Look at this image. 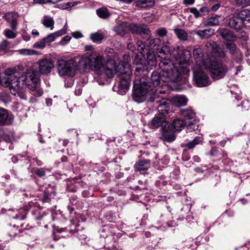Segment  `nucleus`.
I'll use <instances>...</instances> for the list:
<instances>
[{"label": "nucleus", "instance_id": "f257e3e1", "mask_svg": "<svg viewBox=\"0 0 250 250\" xmlns=\"http://www.w3.org/2000/svg\"><path fill=\"white\" fill-rule=\"evenodd\" d=\"M23 70V67L22 65L5 69L4 74L6 77L2 78V85L9 87L12 94L21 99L26 100L27 98L25 94L26 87L31 90L32 95L37 97L42 96V91L37 87L39 80L38 72L28 70L20 75Z\"/></svg>", "mask_w": 250, "mask_h": 250}, {"label": "nucleus", "instance_id": "f03ea898", "mask_svg": "<svg viewBox=\"0 0 250 250\" xmlns=\"http://www.w3.org/2000/svg\"><path fill=\"white\" fill-rule=\"evenodd\" d=\"M193 55L196 64L194 66H204L209 69L213 79L219 80L223 78L228 71L227 66L220 62L214 61L204 53L202 48H195Z\"/></svg>", "mask_w": 250, "mask_h": 250}, {"label": "nucleus", "instance_id": "7ed1b4c3", "mask_svg": "<svg viewBox=\"0 0 250 250\" xmlns=\"http://www.w3.org/2000/svg\"><path fill=\"white\" fill-rule=\"evenodd\" d=\"M78 70L81 73L94 71L97 75H105L106 65L104 57L97 52H92L88 56L78 57Z\"/></svg>", "mask_w": 250, "mask_h": 250}, {"label": "nucleus", "instance_id": "20e7f679", "mask_svg": "<svg viewBox=\"0 0 250 250\" xmlns=\"http://www.w3.org/2000/svg\"><path fill=\"white\" fill-rule=\"evenodd\" d=\"M148 70L146 65L142 63L136 64L134 75L135 79L133 84V96L134 101L137 103L144 102L146 99V85L148 80Z\"/></svg>", "mask_w": 250, "mask_h": 250}, {"label": "nucleus", "instance_id": "39448f33", "mask_svg": "<svg viewBox=\"0 0 250 250\" xmlns=\"http://www.w3.org/2000/svg\"><path fill=\"white\" fill-rule=\"evenodd\" d=\"M159 66L162 69V71H154L152 72L150 78L148 77V80L146 81V85L144 88V89L146 90V95L149 91H152L153 87L159 85L161 81L168 82L176 80L175 75L169 73L168 67H173L172 62L169 59L164 58L160 61Z\"/></svg>", "mask_w": 250, "mask_h": 250}, {"label": "nucleus", "instance_id": "423d86ee", "mask_svg": "<svg viewBox=\"0 0 250 250\" xmlns=\"http://www.w3.org/2000/svg\"><path fill=\"white\" fill-rule=\"evenodd\" d=\"M78 57L68 61L64 60L58 61L57 68L59 74L62 76H73L76 70H78Z\"/></svg>", "mask_w": 250, "mask_h": 250}, {"label": "nucleus", "instance_id": "0eeeda50", "mask_svg": "<svg viewBox=\"0 0 250 250\" xmlns=\"http://www.w3.org/2000/svg\"><path fill=\"white\" fill-rule=\"evenodd\" d=\"M193 79L196 85L200 87L208 86L211 83L208 75L202 69V66H194Z\"/></svg>", "mask_w": 250, "mask_h": 250}, {"label": "nucleus", "instance_id": "6e6552de", "mask_svg": "<svg viewBox=\"0 0 250 250\" xmlns=\"http://www.w3.org/2000/svg\"><path fill=\"white\" fill-rule=\"evenodd\" d=\"M128 29L132 33L140 35L144 39L149 40L151 36V31L144 24H128Z\"/></svg>", "mask_w": 250, "mask_h": 250}, {"label": "nucleus", "instance_id": "1a4fd4ad", "mask_svg": "<svg viewBox=\"0 0 250 250\" xmlns=\"http://www.w3.org/2000/svg\"><path fill=\"white\" fill-rule=\"evenodd\" d=\"M178 64L179 66H175L173 63L172 62L173 67H168V71L169 73H172V75L176 76L175 81H171V82H177L181 80V75L187 74L189 71V62H184L181 63H175Z\"/></svg>", "mask_w": 250, "mask_h": 250}, {"label": "nucleus", "instance_id": "9d476101", "mask_svg": "<svg viewBox=\"0 0 250 250\" xmlns=\"http://www.w3.org/2000/svg\"><path fill=\"white\" fill-rule=\"evenodd\" d=\"M180 112L184 118L185 124H187V128L190 130H195L197 128V125L193 122L195 121V114L190 108L181 109Z\"/></svg>", "mask_w": 250, "mask_h": 250}, {"label": "nucleus", "instance_id": "9b49d317", "mask_svg": "<svg viewBox=\"0 0 250 250\" xmlns=\"http://www.w3.org/2000/svg\"><path fill=\"white\" fill-rule=\"evenodd\" d=\"M174 56L176 62L175 63L189 62L191 53L189 51L184 49L183 46H178L175 48Z\"/></svg>", "mask_w": 250, "mask_h": 250}, {"label": "nucleus", "instance_id": "f8f14e48", "mask_svg": "<svg viewBox=\"0 0 250 250\" xmlns=\"http://www.w3.org/2000/svg\"><path fill=\"white\" fill-rule=\"evenodd\" d=\"M119 54L114 51L113 54L110 55V57L107 59L106 63L105 75L108 78H112L115 75V70L117 62L120 61L119 60Z\"/></svg>", "mask_w": 250, "mask_h": 250}, {"label": "nucleus", "instance_id": "ddd939ff", "mask_svg": "<svg viewBox=\"0 0 250 250\" xmlns=\"http://www.w3.org/2000/svg\"><path fill=\"white\" fill-rule=\"evenodd\" d=\"M224 44L231 54V58L237 63H240L242 61L243 55L240 50L236 47V44L233 42H226Z\"/></svg>", "mask_w": 250, "mask_h": 250}, {"label": "nucleus", "instance_id": "4468645a", "mask_svg": "<svg viewBox=\"0 0 250 250\" xmlns=\"http://www.w3.org/2000/svg\"><path fill=\"white\" fill-rule=\"evenodd\" d=\"M125 73L127 75L120 77V81L119 84V88L123 90L122 92V94L125 93L128 90L131 82V70L129 69L128 67H125Z\"/></svg>", "mask_w": 250, "mask_h": 250}, {"label": "nucleus", "instance_id": "2eb2a0df", "mask_svg": "<svg viewBox=\"0 0 250 250\" xmlns=\"http://www.w3.org/2000/svg\"><path fill=\"white\" fill-rule=\"evenodd\" d=\"M39 71L42 74L50 73L54 67L52 61L47 59H43L38 61Z\"/></svg>", "mask_w": 250, "mask_h": 250}, {"label": "nucleus", "instance_id": "dca6fc26", "mask_svg": "<svg viewBox=\"0 0 250 250\" xmlns=\"http://www.w3.org/2000/svg\"><path fill=\"white\" fill-rule=\"evenodd\" d=\"M228 25L230 27L237 30H240L243 27V21L238 15L237 12L234 13L232 17L229 19Z\"/></svg>", "mask_w": 250, "mask_h": 250}, {"label": "nucleus", "instance_id": "f3484780", "mask_svg": "<svg viewBox=\"0 0 250 250\" xmlns=\"http://www.w3.org/2000/svg\"><path fill=\"white\" fill-rule=\"evenodd\" d=\"M157 104H158L157 108L160 112L159 115H163V117H165V115L167 113L169 110L170 101L166 99L162 98L161 100H157Z\"/></svg>", "mask_w": 250, "mask_h": 250}, {"label": "nucleus", "instance_id": "a211bd4d", "mask_svg": "<svg viewBox=\"0 0 250 250\" xmlns=\"http://www.w3.org/2000/svg\"><path fill=\"white\" fill-rule=\"evenodd\" d=\"M218 32L226 41L233 42L236 39V37L228 29L220 28L218 29Z\"/></svg>", "mask_w": 250, "mask_h": 250}, {"label": "nucleus", "instance_id": "6ab92c4d", "mask_svg": "<svg viewBox=\"0 0 250 250\" xmlns=\"http://www.w3.org/2000/svg\"><path fill=\"white\" fill-rule=\"evenodd\" d=\"M206 47L210 49L213 52L217 54L220 57H225L226 56V53L223 51L222 48H220L217 44L213 42H208L206 44Z\"/></svg>", "mask_w": 250, "mask_h": 250}, {"label": "nucleus", "instance_id": "aec40b11", "mask_svg": "<svg viewBox=\"0 0 250 250\" xmlns=\"http://www.w3.org/2000/svg\"><path fill=\"white\" fill-rule=\"evenodd\" d=\"M18 17V14L15 13H8L5 15V19L8 22L11 23V27L13 30H16L17 29Z\"/></svg>", "mask_w": 250, "mask_h": 250}, {"label": "nucleus", "instance_id": "412c9836", "mask_svg": "<svg viewBox=\"0 0 250 250\" xmlns=\"http://www.w3.org/2000/svg\"><path fill=\"white\" fill-rule=\"evenodd\" d=\"M151 91H149L148 93L146 96V99L144 101L147 100L148 101L151 102H156L157 103V100H161L163 98L161 96L159 95V93H164V91L162 92L161 90L157 89L154 93H150Z\"/></svg>", "mask_w": 250, "mask_h": 250}, {"label": "nucleus", "instance_id": "4be33fe9", "mask_svg": "<svg viewBox=\"0 0 250 250\" xmlns=\"http://www.w3.org/2000/svg\"><path fill=\"white\" fill-rule=\"evenodd\" d=\"M149 167L150 161L145 159L138 161L134 166L135 170L139 171L147 170Z\"/></svg>", "mask_w": 250, "mask_h": 250}, {"label": "nucleus", "instance_id": "5701e85b", "mask_svg": "<svg viewBox=\"0 0 250 250\" xmlns=\"http://www.w3.org/2000/svg\"><path fill=\"white\" fill-rule=\"evenodd\" d=\"M128 67L129 69H131L130 66L127 63H119L118 65H116L114 69L115 70V74H117L120 77L125 76L127 75L125 73V68Z\"/></svg>", "mask_w": 250, "mask_h": 250}, {"label": "nucleus", "instance_id": "b1692460", "mask_svg": "<svg viewBox=\"0 0 250 250\" xmlns=\"http://www.w3.org/2000/svg\"><path fill=\"white\" fill-rule=\"evenodd\" d=\"M164 123H165V117H163V115H158L152 119L151 126L153 128H157L162 125L164 126V128H165L166 125H164Z\"/></svg>", "mask_w": 250, "mask_h": 250}, {"label": "nucleus", "instance_id": "393cba45", "mask_svg": "<svg viewBox=\"0 0 250 250\" xmlns=\"http://www.w3.org/2000/svg\"><path fill=\"white\" fill-rule=\"evenodd\" d=\"M66 31L65 29H61L59 31L50 34L46 37L44 38L46 43H50L55 41L56 38L65 34Z\"/></svg>", "mask_w": 250, "mask_h": 250}, {"label": "nucleus", "instance_id": "a878e982", "mask_svg": "<svg viewBox=\"0 0 250 250\" xmlns=\"http://www.w3.org/2000/svg\"><path fill=\"white\" fill-rule=\"evenodd\" d=\"M163 132L162 136V139L169 143H171L175 140V136L173 132L170 131L169 129L166 130L165 128H163Z\"/></svg>", "mask_w": 250, "mask_h": 250}, {"label": "nucleus", "instance_id": "bb28decb", "mask_svg": "<svg viewBox=\"0 0 250 250\" xmlns=\"http://www.w3.org/2000/svg\"><path fill=\"white\" fill-rule=\"evenodd\" d=\"M128 24L126 22L119 23L115 28V32L119 35L124 36L125 35Z\"/></svg>", "mask_w": 250, "mask_h": 250}, {"label": "nucleus", "instance_id": "cd10ccee", "mask_svg": "<svg viewBox=\"0 0 250 250\" xmlns=\"http://www.w3.org/2000/svg\"><path fill=\"white\" fill-rule=\"evenodd\" d=\"M154 5V0H137L136 1V6L140 8L151 7Z\"/></svg>", "mask_w": 250, "mask_h": 250}, {"label": "nucleus", "instance_id": "c85d7f7f", "mask_svg": "<svg viewBox=\"0 0 250 250\" xmlns=\"http://www.w3.org/2000/svg\"><path fill=\"white\" fill-rule=\"evenodd\" d=\"M159 57L161 58V61L164 58H167L165 56H169L170 55V51L169 46L166 44H163L161 48L158 51Z\"/></svg>", "mask_w": 250, "mask_h": 250}, {"label": "nucleus", "instance_id": "c756f323", "mask_svg": "<svg viewBox=\"0 0 250 250\" xmlns=\"http://www.w3.org/2000/svg\"><path fill=\"white\" fill-rule=\"evenodd\" d=\"M214 34V30L212 29H205L203 30H198L196 32V34L203 38H208Z\"/></svg>", "mask_w": 250, "mask_h": 250}, {"label": "nucleus", "instance_id": "7c9ffc66", "mask_svg": "<svg viewBox=\"0 0 250 250\" xmlns=\"http://www.w3.org/2000/svg\"><path fill=\"white\" fill-rule=\"evenodd\" d=\"M238 15L239 16L240 18L244 22L245 21H250V10L244 9L239 11L237 12Z\"/></svg>", "mask_w": 250, "mask_h": 250}, {"label": "nucleus", "instance_id": "2f4dec72", "mask_svg": "<svg viewBox=\"0 0 250 250\" xmlns=\"http://www.w3.org/2000/svg\"><path fill=\"white\" fill-rule=\"evenodd\" d=\"M42 23L47 28L51 30L54 28V21L52 17L44 16L42 20Z\"/></svg>", "mask_w": 250, "mask_h": 250}, {"label": "nucleus", "instance_id": "473e14b6", "mask_svg": "<svg viewBox=\"0 0 250 250\" xmlns=\"http://www.w3.org/2000/svg\"><path fill=\"white\" fill-rule=\"evenodd\" d=\"M174 31L180 40L186 41L188 39V34L184 30L180 28H176L174 30Z\"/></svg>", "mask_w": 250, "mask_h": 250}, {"label": "nucleus", "instance_id": "72a5a7b5", "mask_svg": "<svg viewBox=\"0 0 250 250\" xmlns=\"http://www.w3.org/2000/svg\"><path fill=\"white\" fill-rule=\"evenodd\" d=\"M187 126V124H185V122L180 119H177L173 122L172 125L174 129L178 131L182 130L185 127V125Z\"/></svg>", "mask_w": 250, "mask_h": 250}, {"label": "nucleus", "instance_id": "f704fd0d", "mask_svg": "<svg viewBox=\"0 0 250 250\" xmlns=\"http://www.w3.org/2000/svg\"><path fill=\"white\" fill-rule=\"evenodd\" d=\"M18 53L22 56H33L37 55V52L33 49L23 48L17 50Z\"/></svg>", "mask_w": 250, "mask_h": 250}, {"label": "nucleus", "instance_id": "c9c22d12", "mask_svg": "<svg viewBox=\"0 0 250 250\" xmlns=\"http://www.w3.org/2000/svg\"><path fill=\"white\" fill-rule=\"evenodd\" d=\"M201 141L202 140L200 137H196L192 141L186 144L185 146L188 149H192L196 145L199 144Z\"/></svg>", "mask_w": 250, "mask_h": 250}, {"label": "nucleus", "instance_id": "e433bc0d", "mask_svg": "<svg viewBox=\"0 0 250 250\" xmlns=\"http://www.w3.org/2000/svg\"><path fill=\"white\" fill-rule=\"evenodd\" d=\"M8 117V113L7 110L0 107V124H5Z\"/></svg>", "mask_w": 250, "mask_h": 250}, {"label": "nucleus", "instance_id": "4c0bfd02", "mask_svg": "<svg viewBox=\"0 0 250 250\" xmlns=\"http://www.w3.org/2000/svg\"><path fill=\"white\" fill-rule=\"evenodd\" d=\"M162 44V41L161 39L155 38L151 39L149 42V46L151 48H154L160 46Z\"/></svg>", "mask_w": 250, "mask_h": 250}, {"label": "nucleus", "instance_id": "58836bf2", "mask_svg": "<svg viewBox=\"0 0 250 250\" xmlns=\"http://www.w3.org/2000/svg\"><path fill=\"white\" fill-rule=\"evenodd\" d=\"M220 18V16L217 15L211 16L210 18L208 19V22L211 26L218 25L220 23V21L219 20V18Z\"/></svg>", "mask_w": 250, "mask_h": 250}, {"label": "nucleus", "instance_id": "ea45409f", "mask_svg": "<svg viewBox=\"0 0 250 250\" xmlns=\"http://www.w3.org/2000/svg\"><path fill=\"white\" fill-rule=\"evenodd\" d=\"M175 102L179 106L185 105L187 104V99L185 96H177L175 98Z\"/></svg>", "mask_w": 250, "mask_h": 250}, {"label": "nucleus", "instance_id": "a19ab883", "mask_svg": "<svg viewBox=\"0 0 250 250\" xmlns=\"http://www.w3.org/2000/svg\"><path fill=\"white\" fill-rule=\"evenodd\" d=\"M90 39L93 42H97L102 41L104 39V36L102 34L95 33L90 35Z\"/></svg>", "mask_w": 250, "mask_h": 250}, {"label": "nucleus", "instance_id": "79ce46f5", "mask_svg": "<svg viewBox=\"0 0 250 250\" xmlns=\"http://www.w3.org/2000/svg\"><path fill=\"white\" fill-rule=\"evenodd\" d=\"M97 14L100 18L105 19L109 16V14L106 9H99L97 10Z\"/></svg>", "mask_w": 250, "mask_h": 250}, {"label": "nucleus", "instance_id": "37998d69", "mask_svg": "<svg viewBox=\"0 0 250 250\" xmlns=\"http://www.w3.org/2000/svg\"><path fill=\"white\" fill-rule=\"evenodd\" d=\"M16 30H13V29L10 30V29H5L4 31V35L9 39H15L17 36V34L14 31H16Z\"/></svg>", "mask_w": 250, "mask_h": 250}, {"label": "nucleus", "instance_id": "c03bdc74", "mask_svg": "<svg viewBox=\"0 0 250 250\" xmlns=\"http://www.w3.org/2000/svg\"><path fill=\"white\" fill-rule=\"evenodd\" d=\"M46 43V41L44 38H43L40 41H39L36 42L33 46L34 48H39V49H43Z\"/></svg>", "mask_w": 250, "mask_h": 250}, {"label": "nucleus", "instance_id": "a18cd8bd", "mask_svg": "<svg viewBox=\"0 0 250 250\" xmlns=\"http://www.w3.org/2000/svg\"><path fill=\"white\" fill-rule=\"evenodd\" d=\"M155 32L156 35L160 37L166 36L167 34V31L165 28H160L157 29Z\"/></svg>", "mask_w": 250, "mask_h": 250}, {"label": "nucleus", "instance_id": "49530a36", "mask_svg": "<svg viewBox=\"0 0 250 250\" xmlns=\"http://www.w3.org/2000/svg\"><path fill=\"white\" fill-rule=\"evenodd\" d=\"M137 46L138 47V50L141 52H145V44L144 43L141 41H138L136 42Z\"/></svg>", "mask_w": 250, "mask_h": 250}, {"label": "nucleus", "instance_id": "de8ad7c7", "mask_svg": "<svg viewBox=\"0 0 250 250\" xmlns=\"http://www.w3.org/2000/svg\"><path fill=\"white\" fill-rule=\"evenodd\" d=\"M190 12L193 14L196 18H198L201 16L200 12L196 8H191L189 10Z\"/></svg>", "mask_w": 250, "mask_h": 250}, {"label": "nucleus", "instance_id": "09e8293b", "mask_svg": "<svg viewBox=\"0 0 250 250\" xmlns=\"http://www.w3.org/2000/svg\"><path fill=\"white\" fill-rule=\"evenodd\" d=\"M105 52L107 56V58H109L110 57V55L113 54L114 52V50L113 48L106 47L105 49Z\"/></svg>", "mask_w": 250, "mask_h": 250}, {"label": "nucleus", "instance_id": "8fccbe9b", "mask_svg": "<svg viewBox=\"0 0 250 250\" xmlns=\"http://www.w3.org/2000/svg\"><path fill=\"white\" fill-rule=\"evenodd\" d=\"M36 174L40 177H42L45 175V171L43 168H40L37 170Z\"/></svg>", "mask_w": 250, "mask_h": 250}, {"label": "nucleus", "instance_id": "3c124183", "mask_svg": "<svg viewBox=\"0 0 250 250\" xmlns=\"http://www.w3.org/2000/svg\"><path fill=\"white\" fill-rule=\"evenodd\" d=\"M9 45V42L7 40L3 41L0 44V48L5 49Z\"/></svg>", "mask_w": 250, "mask_h": 250}, {"label": "nucleus", "instance_id": "603ef678", "mask_svg": "<svg viewBox=\"0 0 250 250\" xmlns=\"http://www.w3.org/2000/svg\"><path fill=\"white\" fill-rule=\"evenodd\" d=\"M72 35L75 38H81L82 37L83 35L80 32H75L72 33Z\"/></svg>", "mask_w": 250, "mask_h": 250}, {"label": "nucleus", "instance_id": "864d4df0", "mask_svg": "<svg viewBox=\"0 0 250 250\" xmlns=\"http://www.w3.org/2000/svg\"><path fill=\"white\" fill-rule=\"evenodd\" d=\"M220 6V4L219 3L213 5L211 7L212 11H216Z\"/></svg>", "mask_w": 250, "mask_h": 250}, {"label": "nucleus", "instance_id": "5fc2aeb1", "mask_svg": "<svg viewBox=\"0 0 250 250\" xmlns=\"http://www.w3.org/2000/svg\"><path fill=\"white\" fill-rule=\"evenodd\" d=\"M71 39V37L70 36H65V37H64L62 40L61 41V42H62L63 41H65V42H68Z\"/></svg>", "mask_w": 250, "mask_h": 250}, {"label": "nucleus", "instance_id": "6e6d98bb", "mask_svg": "<svg viewBox=\"0 0 250 250\" xmlns=\"http://www.w3.org/2000/svg\"><path fill=\"white\" fill-rule=\"evenodd\" d=\"M194 2V0H184V3L185 4H192Z\"/></svg>", "mask_w": 250, "mask_h": 250}, {"label": "nucleus", "instance_id": "4d7b16f0", "mask_svg": "<svg viewBox=\"0 0 250 250\" xmlns=\"http://www.w3.org/2000/svg\"><path fill=\"white\" fill-rule=\"evenodd\" d=\"M23 39L25 41H28L30 39V37L28 35H24L22 37Z\"/></svg>", "mask_w": 250, "mask_h": 250}, {"label": "nucleus", "instance_id": "13d9d810", "mask_svg": "<svg viewBox=\"0 0 250 250\" xmlns=\"http://www.w3.org/2000/svg\"><path fill=\"white\" fill-rule=\"evenodd\" d=\"M32 33L34 35L38 36L39 35V32L36 30H33Z\"/></svg>", "mask_w": 250, "mask_h": 250}, {"label": "nucleus", "instance_id": "bf43d9fd", "mask_svg": "<svg viewBox=\"0 0 250 250\" xmlns=\"http://www.w3.org/2000/svg\"><path fill=\"white\" fill-rule=\"evenodd\" d=\"M242 69V67L241 66H238L236 67V72L235 74H237L238 72L240 71Z\"/></svg>", "mask_w": 250, "mask_h": 250}, {"label": "nucleus", "instance_id": "052dcab7", "mask_svg": "<svg viewBox=\"0 0 250 250\" xmlns=\"http://www.w3.org/2000/svg\"><path fill=\"white\" fill-rule=\"evenodd\" d=\"M93 49V47L91 45H88L85 46V49L86 50H91Z\"/></svg>", "mask_w": 250, "mask_h": 250}, {"label": "nucleus", "instance_id": "680f3d73", "mask_svg": "<svg viewBox=\"0 0 250 250\" xmlns=\"http://www.w3.org/2000/svg\"><path fill=\"white\" fill-rule=\"evenodd\" d=\"M236 3L238 5H241L243 4V2L242 0H236Z\"/></svg>", "mask_w": 250, "mask_h": 250}, {"label": "nucleus", "instance_id": "e2e57ef3", "mask_svg": "<svg viewBox=\"0 0 250 250\" xmlns=\"http://www.w3.org/2000/svg\"><path fill=\"white\" fill-rule=\"evenodd\" d=\"M207 10V8L206 7H202L200 9V10H199L200 12V13H202L203 12H205V11H206Z\"/></svg>", "mask_w": 250, "mask_h": 250}, {"label": "nucleus", "instance_id": "0e129e2a", "mask_svg": "<svg viewBox=\"0 0 250 250\" xmlns=\"http://www.w3.org/2000/svg\"><path fill=\"white\" fill-rule=\"evenodd\" d=\"M133 46V44L132 43H129L127 44V48L128 49H131Z\"/></svg>", "mask_w": 250, "mask_h": 250}, {"label": "nucleus", "instance_id": "69168bd1", "mask_svg": "<svg viewBox=\"0 0 250 250\" xmlns=\"http://www.w3.org/2000/svg\"><path fill=\"white\" fill-rule=\"evenodd\" d=\"M68 140H65V141L64 142V143H63L64 145V146H66V144L68 143Z\"/></svg>", "mask_w": 250, "mask_h": 250}, {"label": "nucleus", "instance_id": "338daca9", "mask_svg": "<svg viewBox=\"0 0 250 250\" xmlns=\"http://www.w3.org/2000/svg\"><path fill=\"white\" fill-rule=\"evenodd\" d=\"M215 151V150H212L210 151V154H211V155H213V152H214V151Z\"/></svg>", "mask_w": 250, "mask_h": 250}, {"label": "nucleus", "instance_id": "774afa93", "mask_svg": "<svg viewBox=\"0 0 250 250\" xmlns=\"http://www.w3.org/2000/svg\"><path fill=\"white\" fill-rule=\"evenodd\" d=\"M65 159H66V157H62V160L64 161H65Z\"/></svg>", "mask_w": 250, "mask_h": 250}]
</instances>
